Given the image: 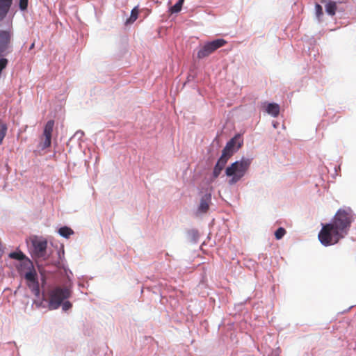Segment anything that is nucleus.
<instances>
[{"label": "nucleus", "mask_w": 356, "mask_h": 356, "mask_svg": "<svg viewBox=\"0 0 356 356\" xmlns=\"http://www.w3.org/2000/svg\"><path fill=\"white\" fill-rule=\"evenodd\" d=\"M266 111L273 117H277L280 113V106L275 103H269L266 106Z\"/></svg>", "instance_id": "9b49d317"}, {"label": "nucleus", "mask_w": 356, "mask_h": 356, "mask_svg": "<svg viewBox=\"0 0 356 356\" xmlns=\"http://www.w3.org/2000/svg\"><path fill=\"white\" fill-rule=\"evenodd\" d=\"M242 145L243 139L239 134L236 135L227 143L225 147L222 149L221 156L214 166L213 171V176L214 178H217L220 175L228 159L242 146Z\"/></svg>", "instance_id": "7ed1b4c3"}, {"label": "nucleus", "mask_w": 356, "mask_h": 356, "mask_svg": "<svg viewBox=\"0 0 356 356\" xmlns=\"http://www.w3.org/2000/svg\"><path fill=\"white\" fill-rule=\"evenodd\" d=\"M138 13H139V11H138V7L134 8L131 12V15H130L129 18L127 19L125 24H133L137 19Z\"/></svg>", "instance_id": "ddd939ff"}, {"label": "nucleus", "mask_w": 356, "mask_h": 356, "mask_svg": "<svg viewBox=\"0 0 356 356\" xmlns=\"http://www.w3.org/2000/svg\"><path fill=\"white\" fill-rule=\"evenodd\" d=\"M352 222L351 214L339 209L331 222L323 225L318 236L320 242L325 246L337 243L348 234Z\"/></svg>", "instance_id": "f257e3e1"}, {"label": "nucleus", "mask_w": 356, "mask_h": 356, "mask_svg": "<svg viewBox=\"0 0 356 356\" xmlns=\"http://www.w3.org/2000/svg\"><path fill=\"white\" fill-rule=\"evenodd\" d=\"M252 163V159L243 157L228 166L225 170V174L231 177L228 183L233 185L240 181L248 171Z\"/></svg>", "instance_id": "20e7f679"}, {"label": "nucleus", "mask_w": 356, "mask_h": 356, "mask_svg": "<svg viewBox=\"0 0 356 356\" xmlns=\"http://www.w3.org/2000/svg\"><path fill=\"white\" fill-rule=\"evenodd\" d=\"M54 127V121L53 120H50L46 123L43 134L40 138V141L38 145L40 149L44 150L51 146Z\"/></svg>", "instance_id": "0eeeda50"}, {"label": "nucleus", "mask_w": 356, "mask_h": 356, "mask_svg": "<svg viewBox=\"0 0 356 356\" xmlns=\"http://www.w3.org/2000/svg\"><path fill=\"white\" fill-rule=\"evenodd\" d=\"M62 308H63V311H67L68 309H70L71 307H72V303L68 301V300H66V301H63L62 302Z\"/></svg>", "instance_id": "412c9836"}, {"label": "nucleus", "mask_w": 356, "mask_h": 356, "mask_svg": "<svg viewBox=\"0 0 356 356\" xmlns=\"http://www.w3.org/2000/svg\"><path fill=\"white\" fill-rule=\"evenodd\" d=\"M316 15L318 19L323 16V8L322 6L318 3L315 6Z\"/></svg>", "instance_id": "aec40b11"}, {"label": "nucleus", "mask_w": 356, "mask_h": 356, "mask_svg": "<svg viewBox=\"0 0 356 356\" xmlns=\"http://www.w3.org/2000/svg\"><path fill=\"white\" fill-rule=\"evenodd\" d=\"M72 291L68 286H56L48 292V307L50 310L58 309L62 302L71 296Z\"/></svg>", "instance_id": "39448f33"}, {"label": "nucleus", "mask_w": 356, "mask_h": 356, "mask_svg": "<svg viewBox=\"0 0 356 356\" xmlns=\"http://www.w3.org/2000/svg\"><path fill=\"white\" fill-rule=\"evenodd\" d=\"M31 243L33 248V256L37 259H45L47 241L45 239L34 236L31 239Z\"/></svg>", "instance_id": "6e6552de"}, {"label": "nucleus", "mask_w": 356, "mask_h": 356, "mask_svg": "<svg viewBox=\"0 0 356 356\" xmlns=\"http://www.w3.org/2000/svg\"><path fill=\"white\" fill-rule=\"evenodd\" d=\"M7 129V125L0 120V145L6 135Z\"/></svg>", "instance_id": "f3484780"}, {"label": "nucleus", "mask_w": 356, "mask_h": 356, "mask_svg": "<svg viewBox=\"0 0 356 356\" xmlns=\"http://www.w3.org/2000/svg\"><path fill=\"white\" fill-rule=\"evenodd\" d=\"M184 0H179L173 6L170 8L171 13H179L182 8Z\"/></svg>", "instance_id": "a211bd4d"}, {"label": "nucleus", "mask_w": 356, "mask_h": 356, "mask_svg": "<svg viewBox=\"0 0 356 356\" xmlns=\"http://www.w3.org/2000/svg\"><path fill=\"white\" fill-rule=\"evenodd\" d=\"M211 203V195L210 193L204 195L200 199V202L197 207L196 214L199 216L207 213L209 209Z\"/></svg>", "instance_id": "1a4fd4ad"}, {"label": "nucleus", "mask_w": 356, "mask_h": 356, "mask_svg": "<svg viewBox=\"0 0 356 356\" xmlns=\"http://www.w3.org/2000/svg\"><path fill=\"white\" fill-rule=\"evenodd\" d=\"M13 0H0V19H3L8 13Z\"/></svg>", "instance_id": "9d476101"}, {"label": "nucleus", "mask_w": 356, "mask_h": 356, "mask_svg": "<svg viewBox=\"0 0 356 356\" xmlns=\"http://www.w3.org/2000/svg\"><path fill=\"white\" fill-rule=\"evenodd\" d=\"M33 47H34V43H33V44L31 45L30 49H33Z\"/></svg>", "instance_id": "5701e85b"}, {"label": "nucleus", "mask_w": 356, "mask_h": 356, "mask_svg": "<svg viewBox=\"0 0 356 356\" xmlns=\"http://www.w3.org/2000/svg\"><path fill=\"white\" fill-rule=\"evenodd\" d=\"M28 0H19V8L21 10H24L27 8Z\"/></svg>", "instance_id": "4be33fe9"}, {"label": "nucleus", "mask_w": 356, "mask_h": 356, "mask_svg": "<svg viewBox=\"0 0 356 356\" xmlns=\"http://www.w3.org/2000/svg\"><path fill=\"white\" fill-rule=\"evenodd\" d=\"M286 234V230L283 227L278 228L275 232L276 239H281Z\"/></svg>", "instance_id": "6ab92c4d"}, {"label": "nucleus", "mask_w": 356, "mask_h": 356, "mask_svg": "<svg viewBox=\"0 0 356 356\" xmlns=\"http://www.w3.org/2000/svg\"><path fill=\"white\" fill-rule=\"evenodd\" d=\"M58 233L60 236L68 238L70 235L74 234V232L68 227H63L59 229Z\"/></svg>", "instance_id": "dca6fc26"}, {"label": "nucleus", "mask_w": 356, "mask_h": 356, "mask_svg": "<svg viewBox=\"0 0 356 356\" xmlns=\"http://www.w3.org/2000/svg\"><path fill=\"white\" fill-rule=\"evenodd\" d=\"M226 44L227 41L224 39H216L211 42H207L200 49L197 56L199 59L206 58Z\"/></svg>", "instance_id": "423d86ee"}, {"label": "nucleus", "mask_w": 356, "mask_h": 356, "mask_svg": "<svg viewBox=\"0 0 356 356\" xmlns=\"http://www.w3.org/2000/svg\"><path fill=\"white\" fill-rule=\"evenodd\" d=\"M18 271L21 276H23L26 281V285L31 292L36 296L39 297L40 290L39 282L38 280V275L34 268L33 262L26 258L18 266Z\"/></svg>", "instance_id": "f03ea898"}, {"label": "nucleus", "mask_w": 356, "mask_h": 356, "mask_svg": "<svg viewBox=\"0 0 356 356\" xmlns=\"http://www.w3.org/2000/svg\"><path fill=\"white\" fill-rule=\"evenodd\" d=\"M337 9V6L335 1H329L325 6L326 13L331 16L335 15Z\"/></svg>", "instance_id": "f8f14e48"}, {"label": "nucleus", "mask_w": 356, "mask_h": 356, "mask_svg": "<svg viewBox=\"0 0 356 356\" xmlns=\"http://www.w3.org/2000/svg\"><path fill=\"white\" fill-rule=\"evenodd\" d=\"M10 35L8 31L0 32V42L3 45H6L10 42Z\"/></svg>", "instance_id": "2eb2a0df"}, {"label": "nucleus", "mask_w": 356, "mask_h": 356, "mask_svg": "<svg viewBox=\"0 0 356 356\" xmlns=\"http://www.w3.org/2000/svg\"><path fill=\"white\" fill-rule=\"evenodd\" d=\"M8 257L10 259H16L20 261H22L24 259L26 258V255L22 251H17L10 252L8 254Z\"/></svg>", "instance_id": "4468645a"}]
</instances>
